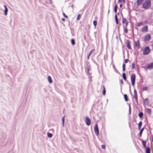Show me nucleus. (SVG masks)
I'll return each mask as SVG.
<instances>
[{
	"label": "nucleus",
	"instance_id": "35",
	"mask_svg": "<svg viewBox=\"0 0 153 153\" xmlns=\"http://www.w3.org/2000/svg\"><path fill=\"white\" fill-rule=\"evenodd\" d=\"M123 71H125V65L124 64H123Z\"/></svg>",
	"mask_w": 153,
	"mask_h": 153
},
{
	"label": "nucleus",
	"instance_id": "20",
	"mask_svg": "<svg viewBox=\"0 0 153 153\" xmlns=\"http://www.w3.org/2000/svg\"><path fill=\"white\" fill-rule=\"evenodd\" d=\"M115 19L116 20V23L117 24H118V21L117 19V15H116L115 16Z\"/></svg>",
	"mask_w": 153,
	"mask_h": 153
},
{
	"label": "nucleus",
	"instance_id": "26",
	"mask_svg": "<svg viewBox=\"0 0 153 153\" xmlns=\"http://www.w3.org/2000/svg\"><path fill=\"white\" fill-rule=\"evenodd\" d=\"M147 89V87L146 86H144L143 88V91H146Z\"/></svg>",
	"mask_w": 153,
	"mask_h": 153
},
{
	"label": "nucleus",
	"instance_id": "30",
	"mask_svg": "<svg viewBox=\"0 0 153 153\" xmlns=\"http://www.w3.org/2000/svg\"><path fill=\"white\" fill-rule=\"evenodd\" d=\"M126 19L123 18V20H122V22H123V23H126Z\"/></svg>",
	"mask_w": 153,
	"mask_h": 153
},
{
	"label": "nucleus",
	"instance_id": "9",
	"mask_svg": "<svg viewBox=\"0 0 153 153\" xmlns=\"http://www.w3.org/2000/svg\"><path fill=\"white\" fill-rule=\"evenodd\" d=\"M48 79L49 83H51L53 82L52 79L50 76H48Z\"/></svg>",
	"mask_w": 153,
	"mask_h": 153
},
{
	"label": "nucleus",
	"instance_id": "4",
	"mask_svg": "<svg viewBox=\"0 0 153 153\" xmlns=\"http://www.w3.org/2000/svg\"><path fill=\"white\" fill-rule=\"evenodd\" d=\"M85 122L87 125L89 126L91 123V120L88 117H85Z\"/></svg>",
	"mask_w": 153,
	"mask_h": 153
},
{
	"label": "nucleus",
	"instance_id": "1",
	"mask_svg": "<svg viewBox=\"0 0 153 153\" xmlns=\"http://www.w3.org/2000/svg\"><path fill=\"white\" fill-rule=\"evenodd\" d=\"M151 4V3L150 1H146L143 4V7L144 9H147L150 7Z\"/></svg>",
	"mask_w": 153,
	"mask_h": 153
},
{
	"label": "nucleus",
	"instance_id": "17",
	"mask_svg": "<svg viewBox=\"0 0 153 153\" xmlns=\"http://www.w3.org/2000/svg\"><path fill=\"white\" fill-rule=\"evenodd\" d=\"M127 47H128V48H129V49H130L131 48V46H130V45L129 43V41H128V42H127Z\"/></svg>",
	"mask_w": 153,
	"mask_h": 153
},
{
	"label": "nucleus",
	"instance_id": "15",
	"mask_svg": "<svg viewBox=\"0 0 153 153\" xmlns=\"http://www.w3.org/2000/svg\"><path fill=\"white\" fill-rule=\"evenodd\" d=\"M124 98L125 99V100L126 101H128L127 99V96L126 94H125L124 95Z\"/></svg>",
	"mask_w": 153,
	"mask_h": 153
},
{
	"label": "nucleus",
	"instance_id": "5",
	"mask_svg": "<svg viewBox=\"0 0 153 153\" xmlns=\"http://www.w3.org/2000/svg\"><path fill=\"white\" fill-rule=\"evenodd\" d=\"M94 130L96 134L98 136L99 135V130L97 124L95 125L94 126Z\"/></svg>",
	"mask_w": 153,
	"mask_h": 153
},
{
	"label": "nucleus",
	"instance_id": "41",
	"mask_svg": "<svg viewBox=\"0 0 153 153\" xmlns=\"http://www.w3.org/2000/svg\"><path fill=\"white\" fill-rule=\"evenodd\" d=\"M143 25L142 23H139L138 24V26H140V25Z\"/></svg>",
	"mask_w": 153,
	"mask_h": 153
},
{
	"label": "nucleus",
	"instance_id": "40",
	"mask_svg": "<svg viewBox=\"0 0 153 153\" xmlns=\"http://www.w3.org/2000/svg\"><path fill=\"white\" fill-rule=\"evenodd\" d=\"M79 14L77 17L76 19L77 20H79Z\"/></svg>",
	"mask_w": 153,
	"mask_h": 153
},
{
	"label": "nucleus",
	"instance_id": "34",
	"mask_svg": "<svg viewBox=\"0 0 153 153\" xmlns=\"http://www.w3.org/2000/svg\"><path fill=\"white\" fill-rule=\"evenodd\" d=\"M143 128H142L140 131V136L142 135V132H143Z\"/></svg>",
	"mask_w": 153,
	"mask_h": 153
},
{
	"label": "nucleus",
	"instance_id": "45",
	"mask_svg": "<svg viewBox=\"0 0 153 153\" xmlns=\"http://www.w3.org/2000/svg\"><path fill=\"white\" fill-rule=\"evenodd\" d=\"M122 4H120V7H122Z\"/></svg>",
	"mask_w": 153,
	"mask_h": 153
},
{
	"label": "nucleus",
	"instance_id": "32",
	"mask_svg": "<svg viewBox=\"0 0 153 153\" xmlns=\"http://www.w3.org/2000/svg\"><path fill=\"white\" fill-rule=\"evenodd\" d=\"M62 125H63V126H64V120H65L64 117H63L62 118Z\"/></svg>",
	"mask_w": 153,
	"mask_h": 153
},
{
	"label": "nucleus",
	"instance_id": "3",
	"mask_svg": "<svg viewBox=\"0 0 153 153\" xmlns=\"http://www.w3.org/2000/svg\"><path fill=\"white\" fill-rule=\"evenodd\" d=\"M135 74H133L131 76V83L132 85L134 86L135 82Z\"/></svg>",
	"mask_w": 153,
	"mask_h": 153
},
{
	"label": "nucleus",
	"instance_id": "23",
	"mask_svg": "<svg viewBox=\"0 0 153 153\" xmlns=\"http://www.w3.org/2000/svg\"><path fill=\"white\" fill-rule=\"evenodd\" d=\"M143 116V113L142 112H140L139 114V116L140 118H141Z\"/></svg>",
	"mask_w": 153,
	"mask_h": 153
},
{
	"label": "nucleus",
	"instance_id": "14",
	"mask_svg": "<svg viewBox=\"0 0 153 153\" xmlns=\"http://www.w3.org/2000/svg\"><path fill=\"white\" fill-rule=\"evenodd\" d=\"M47 136L48 137L51 138L52 137L53 135L52 134L48 133H47Z\"/></svg>",
	"mask_w": 153,
	"mask_h": 153
},
{
	"label": "nucleus",
	"instance_id": "22",
	"mask_svg": "<svg viewBox=\"0 0 153 153\" xmlns=\"http://www.w3.org/2000/svg\"><path fill=\"white\" fill-rule=\"evenodd\" d=\"M122 2H123V3H124L125 2V0H118V2L119 3H121Z\"/></svg>",
	"mask_w": 153,
	"mask_h": 153
},
{
	"label": "nucleus",
	"instance_id": "27",
	"mask_svg": "<svg viewBox=\"0 0 153 153\" xmlns=\"http://www.w3.org/2000/svg\"><path fill=\"white\" fill-rule=\"evenodd\" d=\"M93 23L94 26H96L97 25V22L96 21H94L93 22Z\"/></svg>",
	"mask_w": 153,
	"mask_h": 153
},
{
	"label": "nucleus",
	"instance_id": "6",
	"mask_svg": "<svg viewBox=\"0 0 153 153\" xmlns=\"http://www.w3.org/2000/svg\"><path fill=\"white\" fill-rule=\"evenodd\" d=\"M4 15L5 16H6L7 15V13L8 11V8L5 5H4Z\"/></svg>",
	"mask_w": 153,
	"mask_h": 153
},
{
	"label": "nucleus",
	"instance_id": "42",
	"mask_svg": "<svg viewBox=\"0 0 153 153\" xmlns=\"http://www.w3.org/2000/svg\"><path fill=\"white\" fill-rule=\"evenodd\" d=\"M125 62L126 63H127L128 62V60L127 59H125Z\"/></svg>",
	"mask_w": 153,
	"mask_h": 153
},
{
	"label": "nucleus",
	"instance_id": "28",
	"mask_svg": "<svg viewBox=\"0 0 153 153\" xmlns=\"http://www.w3.org/2000/svg\"><path fill=\"white\" fill-rule=\"evenodd\" d=\"M144 102L145 103L147 104L148 103V100L147 99H145L144 100Z\"/></svg>",
	"mask_w": 153,
	"mask_h": 153
},
{
	"label": "nucleus",
	"instance_id": "37",
	"mask_svg": "<svg viewBox=\"0 0 153 153\" xmlns=\"http://www.w3.org/2000/svg\"><path fill=\"white\" fill-rule=\"evenodd\" d=\"M105 88H104V89H103V94L105 95Z\"/></svg>",
	"mask_w": 153,
	"mask_h": 153
},
{
	"label": "nucleus",
	"instance_id": "13",
	"mask_svg": "<svg viewBox=\"0 0 153 153\" xmlns=\"http://www.w3.org/2000/svg\"><path fill=\"white\" fill-rule=\"evenodd\" d=\"M134 96L135 98L136 99H137V94L136 91L135 90H134Z\"/></svg>",
	"mask_w": 153,
	"mask_h": 153
},
{
	"label": "nucleus",
	"instance_id": "44",
	"mask_svg": "<svg viewBox=\"0 0 153 153\" xmlns=\"http://www.w3.org/2000/svg\"><path fill=\"white\" fill-rule=\"evenodd\" d=\"M128 24V22H127L126 23V27H127V26Z\"/></svg>",
	"mask_w": 153,
	"mask_h": 153
},
{
	"label": "nucleus",
	"instance_id": "31",
	"mask_svg": "<svg viewBox=\"0 0 153 153\" xmlns=\"http://www.w3.org/2000/svg\"><path fill=\"white\" fill-rule=\"evenodd\" d=\"M147 111L148 113V114H151V109H147Z\"/></svg>",
	"mask_w": 153,
	"mask_h": 153
},
{
	"label": "nucleus",
	"instance_id": "25",
	"mask_svg": "<svg viewBox=\"0 0 153 153\" xmlns=\"http://www.w3.org/2000/svg\"><path fill=\"white\" fill-rule=\"evenodd\" d=\"M142 144L143 146L145 148H146V142L145 141H143L142 142Z\"/></svg>",
	"mask_w": 153,
	"mask_h": 153
},
{
	"label": "nucleus",
	"instance_id": "47",
	"mask_svg": "<svg viewBox=\"0 0 153 153\" xmlns=\"http://www.w3.org/2000/svg\"><path fill=\"white\" fill-rule=\"evenodd\" d=\"M121 82H122V84H123V82L122 80H121Z\"/></svg>",
	"mask_w": 153,
	"mask_h": 153
},
{
	"label": "nucleus",
	"instance_id": "29",
	"mask_svg": "<svg viewBox=\"0 0 153 153\" xmlns=\"http://www.w3.org/2000/svg\"><path fill=\"white\" fill-rule=\"evenodd\" d=\"M117 5H116L114 7V11L115 13H116L117 11Z\"/></svg>",
	"mask_w": 153,
	"mask_h": 153
},
{
	"label": "nucleus",
	"instance_id": "10",
	"mask_svg": "<svg viewBox=\"0 0 153 153\" xmlns=\"http://www.w3.org/2000/svg\"><path fill=\"white\" fill-rule=\"evenodd\" d=\"M147 67L149 69L153 68V63L148 64L147 66Z\"/></svg>",
	"mask_w": 153,
	"mask_h": 153
},
{
	"label": "nucleus",
	"instance_id": "21",
	"mask_svg": "<svg viewBox=\"0 0 153 153\" xmlns=\"http://www.w3.org/2000/svg\"><path fill=\"white\" fill-rule=\"evenodd\" d=\"M93 50H91L90 51V52L88 54V59H89V56H90V55H91V53H92V52L93 51Z\"/></svg>",
	"mask_w": 153,
	"mask_h": 153
},
{
	"label": "nucleus",
	"instance_id": "18",
	"mask_svg": "<svg viewBox=\"0 0 153 153\" xmlns=\"http://www.w3.org/2000/svg\"><path fill=\"white\" fill-rule=\"evenodd\" d=\"M123 79L124 80H126V74L124 73L123 74Z\"/></svg>",
	"mask_w": 153,
	"mask_h": 153
},
{
	"label": "nucleus",
	"instance_id": "11",
	"mask_svg": "<svg viewBox=\"0 0 153 153\" xmlns=\"http://www.w3.org/2000/svg\"><path fill=\"white\" fill-rule=\"evenodd\" d=\"M135 44L136 46L138 48H140V42L139 41H137L136 42Z\"/></svg>",
	"mask_w": 153,
	"mask_h": 153
},
{
	"label": "nucleus",
	"instance_id": "2",
	"mask_svg": "<svg viewBox=\"0 0 153 153\" xmlns=\"http://www.w3.org/2000/svg\"><path fill=\"white\" fill-rule=\"evenodd\" d=\"M150 51V50L149 47H146L143 50V54L145 55L148 54Z\"/></svg>",
	"mask_w": 153,
	"mask_h": 153
},
{
	"label": "nucleus",
	"instance_id": "7",
	"mask_svg": "<svg viewBox=\"0 0 153 153\" xmlns=\"http://www.w3.org/2000/svg\"><path fill=\"white\" fill-rule=\"evenodd\" d=\"M151 39V36L149 34H147L145 37V40L146 41H148Z\"/></svg>",
	"mask_w": 153,
	"mask_h": 153
},
{
	"label": "nucleus",
	"instance_id": "8",
	"mask_svg": "<svg viewBox=\"0 0 153 153\" xmlns=\"http://www.w3.org/2000/svg\"><path fill=\"white\" fill-rule=\"evenodd\" d=\"M147 30L148 27L146 25L144 26L142 29V31L143 32H147Z\"/></svg>",
	"mask_w": 153,
	"mask_h": 153
},
{
	"label": "nucleus",
	"instance_id": "33",
	"mask_svg": "<svg viewBox=\"0 0 153 153\" xmlns=\"http://www.w3.org/2000/svg\"><path fill=\"white\" fill-rule=\"evenodd\" d=\"M135 68V66L134 64V63H133L132 65V69H134Z\"/></svg>",
	"mask_w": 153,
	"mask_h": 153
},
{
	"label": "nucleus",
	"instance_id": "38",
	"mask_svg": "<svg viewBox=\"0 0 153 153\" xmlns=\"http://www.w3.org/2000/svg\"><path fill=\"white\" fill-rule=\"evenodd\" d=\"M63 16L66 18H68V16H66L65 15V13H63Z\"/></svg>",
	"mask_w": 153,
	"mask_h": 153
},
{
	"label": "nucleus",
	"instance_id": "39",
	"mask_svg": "<svg viewBox=\"0 0 153 153\" xmlns=\"http://www.w3.org/2000/svg\"><path fill=\"white\" fill-rule=\"evenodd\" d=\"M101 147L103 149H104L105 148V146L104 145H102L101 146Z\"/></svg>",
	"mask_w": 153,
	"mask_h": 153
},
{
	"label": "nucleus",
	"instance_id": "12",
	"mask_svg": "<svg viewBox=\"0 0 153 153\" xmlns=\"http://www.w3.org/2000/svg\"><path fill=\"white\" fill-rule=\"evenodd\" d=\"M143 0H137V4L138 5H140L143 2Z\"/></svg>",
	"mask_w": 153,
	"mask_h": 153
},
{
	"label": "nucleus",
	"instance_id": "36",
	"mask_svg": "<svg viewBox=\"0 0 153 153\" xmlns=\"http://www.w3.org/2000/svg\"><path fill=\"white\" fill-rule=\"evenodd\" d=\"M124 31L126 33H128V30H127V29L126 28H124Z\"/></svg>",
	"mask_w": 153,
	"mask_h": 153
},
{
	"label": "nucleus",
	"instance_id": "48",
	"mask_svg": "<svg viewBox=\"0 0 153 153\" xmlns=\"http://www.w3.org/2000/svg\"><path fill=\"white\" fill-rule=\"evenodd\" d=\"M152 141L153 142V137H152Z\"/></svg>",
	"mask_w": 153,
	"mask_h": 153
},
{
	"label": "nucleus",
	"instance_id": "46",
	"mask_svg": "<svg viewBox=\"0 0 153 153\" xmlns=\"http://www.w3.org/2000/svg\"><path fill=\"white\" fill-rule=\"evenodd\" d=\"M62 20L63 21H65V19H63H63H62Z\"/></svg>",
	"mask_w": 153,
	"mask_h": 153
},
{
	"label": "nucleus",
	"instance_id": "24",
	"mask_svg": "<svg viewBox=\"0 0 153 153\" xmlns=\"http://www.w3.org/2000/svg\"><path fill=\"white\" fill-rule=\"evenodd\" d=\"M71 43L73 45H74L75 44V41L74 39H72L71 41Z\"/></svg>",
	"mask_w": 153,
	"mask_h": 153
},
{
	"label": "nucleus",
	"instance_id": "43",
	"mask_svg": "<svg viewBox=\"0 0 153 153\" xmlns=\"http://www.w3.org/2000/svg\"><path fill=\"white\" fill-rule=\"evenodd\" d=\"M129 113H131V110H130V105H129Z\"/></svg>",
	"mask_w": 153,
	"mask_h": 153
},
{
	"label": "nucleus",
	"instance_id": "16",
	"mask_svg": "<svg viewBox=\"0 0 153 153\" xmlns=\"http://www.w3.org/2000/svg\"><path fill=\"white\" fill-rule=\"evenodd\" d=\"M146 153H150V149L149 148H146Z\"/></svg>",
	"mask_w": 153,
	"mask_h": 153
},
{
	"label": "nucleus",
	"instance_id": "19",
	"mask_svg": "<svg viewBox=\"0 0 153 153\" xmlns=\"http://www.w3.org/2000/svg\"><path fill=\"white\" fill-rule=\"evenodd\" d=\"M141 125H142V122H140L139 123V125H138V128H139V129H140V128H141Z\"/></svg>",
	"mask_w": 153,
	"mask_h": 153
}]
</instances>
